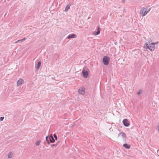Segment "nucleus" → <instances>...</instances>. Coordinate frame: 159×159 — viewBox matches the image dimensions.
I'll return each mask as SVG.
<instances>
[{"mask_svg": "<svg viewBox=\"0 0 159 159\" xmlns=\"http://www.w3.org/2000/svg\"><path fill=\"white\" fill-rule=\"evenodd\" d=\"M4 119V117H1L0 118V121H2Z\"/></svg>", "mask_w": 159, "mask_h": 159, "instance_id": "nucleus-21", "label": "nucleus"}, {"mask_svg": "<svg viewBox=\"0 0 159 159\" xmlns=\"http://www.w3.org/2000/svg\"><path fill=\"white\" fill-rule=\"evenodd\" d=\"M78 92L80 93L83 95H84L85 93L84 89L83 88H80L78 90Z\"/></svg>", "mask_w": 159, "mask_h": 159, "instance_id": "nucleus-10", "label": "nucleus"}, {"mask_svg": "<svg viewBox=\"0 0 159 159\" xmlns=\"http://www.w3.org/2000/svg\"><path fill=\"white\" fill-rule=\"evenodd\" d=\"M70 8V6H69V5H67L66 6V8L65 10V11H67L68 10H69Z\"/></svg>", "mask_w": 159, "mask_h": 159, "instance_id": "nucleus-16", "label": "nucleus"}, {"mask_svg": "<svg viewBox=\"0 0 159 159\" xmlns=\"http://www.w3.org/2000/svg\"><path fill=\"white\" fill-rule=\"evenodd\" d=\"M123 147L126 149H129L130 148V145L125 143L123 144Z\"/></svg>", "mask_w": 159, "mask_h": 159, "instance_id": "nucleus-13", "label": "nucleus"}, {"mask_svg": "<svg viewBox=\"0 0 159 159\" xmlns=\"http://www.w3.org/2000/svg\"><path fill=\"white\" fill-rule=\"evenodd\" d=\"M158 42L156 43L153 42L150 43L149 42L148 43H146L144 46V48H145L148 49L151 51H154L155 48V45Z\"/></svg>", "mask_w": 159, "mask_h": 159, "instance_id": "nucleus-1", "label": "nucleus"}, {"mask_svg": "<svg viewBox=\"0 0 159 159\" xmlns=\"http://www.w3.org/2000/svg\"><path fill=\"white\" fill-rule=\"evenodd\" d=\"M110 58L107 56L103 57L102 59V62L103 64L105 66H107L109 64Z\"/></svg>", "mask_w": 159, "mask_h": 159, "instance_id": "nucleus-3", "label": "nucleus"}, {"mask_svg": "<svg viewBox=\"0 0 159 159\" xmlns=\"http://www.w3.org/2000/svg\"><path fill=\"white\" fill-rule=\"evenodd\" d=\"M53 136H54L55 139L56 140H57V136L55 134H53Z\"/></svg>", "mask_w": 159, "mask_h": 159, "instance_id": "nucleus-20", "label": "nucleus"}, {"mask_svg": "<svg viewBox=\"0 0 159 159\" xmlns=\"http://www.w3.org/2000/svg\"><path fill=\"white\" fill-rule=\"evenodd\" d=\"M82 74L83 75V77L86 78L88 77L89 75V73L88 71L85 69V68H83L82 72Z\"/></svg>", "mask_w": 159, "mask_h": 159, "instance_id": "nucleus-5", "label": "nucleus"}, {"mask_svg": "<svg viewBox=\"0 0 159 159\" xmlns=\"http://www.w3.org/2000/svg\"><path fill=\"white\" fill-rule=\"evenodd\" d=\"M151 9V8H149L148 9V8H143V9H141L140 11V13H142V16H145L148 13V12H149Z\"/></svg>", "mask_w": 159, "mask_h": 159, "instance_id": "nucleus-4", "label": "nucleus"}, {"mask_svg": "<svg viewBox=\"0 0 159 159\" xmlns=\"http://www.w3.org/2000/svg\"><path fill=\"white\" fill-rule=\"evenodd\" d=\"M1 55V53H0V56Z\"/></svg>", "mask_w": 159, "mask_h": 159, "instance_id": "nucleus-24", "label": "nucleus"}, {"mask_svg": "<svg viewBox=\"0 0 159 159\" xmlns=\"http://www.w3.org/2000/svg\"><path fill=\"white\" fill-rule=\"evenodd\" d=\"M157 127L158 128V131L159 132V123L158 124V125H157Z\"/></svg>", "mask_w": 159, "mask_h": 159, "instance_id": "nucleus-22", "label": "nucleus"}, {"mask_svg": "<svg viewBox=\"0 0 159 159\" xmlns=\"http://www.w3.org/2000/svg\"><path fill=\"white\" fill-rule=\"evenodd\" d=\"M12 155H13V153L11 152H10L8 154V158H11L12 157Z\"/></svg>", "mask_w": 159, "mask_h": 159, "instance_id": "nucleus-15", "label": "nucleus"}, {"mask_svg": "<svg viewBox=\"0 0 159 159\" xmlns=\"http://www.w3.org/2000/svg\"><path fill=\"white\" fill-rule=\"evenodd\" d=\"M76 37V35L75 34H69L66 38L67 39H70L74 38Z\"/></svg>", "mask_w": 159, "mask_h": 159, "instance_id": "nucleus-9", "label": "nucleus"}, {"mask_svg": "<svg viewBox=\"0 0 159 159\" xmlns=\"http://www.w3.org/2000/svg\"><path fill=\"white\" fill-rule=\"evenodd\" d=\"M97 31H94L93 32L92 34H93L95 35H97L99 34L100 32L101 29L99 27V26H98L97 29Z\"/></svg>", "mask_w": 159, "mask_h": 159, "instance_id": "nucleus-8", "label": "nucleus"}, {"mask_svg": "<svg viewBox=\"0 0 159 159\" xmlns=\"http://www.w3.org/2000/svg\"><path fill=\"white\" fill-rule=\"evenodd\" d=\"M120 136H121L122 137L123 139L125 142H126V136L125 133L123 132H120L119 134L118 137Z\"/></svg>", "mask_w": 159, "mask_h": 159, "instance_id": "nucleus-6", "label": "nucleus"}, {"mask_svg": "<svg viewBox=\"0 0 159 159\" xmlns=\"http://www.w3.org/2000/svg\"><path fill=\"white\" fill-rule=\"evenodd\" d=\"M41 62L39 61L38 62L37 64L36 65L35 68L36 70H38L41 66Z\"/></svg>", "mask_w": 159, "mask_h": 159, "instance_id": "nucleus-12", "label": "nucleus"}, {"mask_svg": "<svg viewBox=\"0 0 159 159\" xmlns=\"http://www.w3.org/2000/svg\"><path fill=\"white\" fill-rule=\"evenodd\" d=\"M122 122L124 126L125 127H128L130 125V123L127 119H124Z\"/></svg>", "mask_w": 159, "mask_h": 159, "instance_id": "nucleus-7", "label": "nucleus"}, {"mask_svg": "<svg viewBox=\"0 0 159 159\" xmlns=\"http://www.w3.org/2000/svg\"><path fill=\"white\" fill-rule=\"evenodd\" d=\"M142 90H139L137 93V94L138 95V96H139L142 93L141 92Z\"/></svg>", "mask_w": 159, "mask_h": 159, "instance_id": "nucleus-19", "label": "nucleus"}, {"mask_svg": "<svg viewBox=\"0 0 159 159\" xmlns=\"http://www.w3.org/2000/svg\"><path fill=\"white\" fill-rule=\"evenodd\" d=\"M24 83V80L23 79H20L17 81V85L19 86L20 84H22Z\"/></svg>", "mask_w": 159, "mask_h": 159, "instance_id": "nucleus-11", "label": "nucleus"}, {"mask_svg": "<svg viewBox=\"0 0 159 159\" xmlns=\"http://www.w3.org/2000/svg\"><path fill=\"white\" fill-rule=\"evenodd\" d=\"M19 43H22V42H21V41H19Z\"/></svg>", "mask_w": 159, "mask_h": 159, "instance_id": "nucleus-23", "label": "nucleus"}, {"mask_svg": "<svg viewBox=\"0 0 159 159\" xmlns=\"http://www.w3.org/2000/svg\"><path fill=\"white\" fill-rule=\"evenodd\" d=\"M26 39V38L25 37V38H23L22 39H21L20 40H18L15 43H19V41H21V42H22L24 41H25Z\"/></svg>", "mask_w": 159, "mask_h": 159, "instance_id": "nucleus-14", "label": "nucleus"}, {"mask_svg": "<svg viewBox=\"0 0 159 159\" xmlns=\"http://www.w3.org/2000/svg\"><path fill=\"white\" fill-rule=\"evenodd\" d=\"M47 143L49 144L50 143H53L55 142V139L52 136H47L46 138Z\"/></svg>", "mask_w": 159, "mask_h": 159, "instance_id": "nucleus-2", "label": "nucleus"}, {"mask_svg": "<svg viewBox=\"0 0 159 159\" xmlns=\"http://www.w3.org/2000/svg\"><path fill=\"white\" fill-rule=\"evenodd\" d=\"M41 140H38V141L36 143H35V145L36 146H38L40 144V143H41Z\"/></svg>", "mask_w": 159, "mask_h": 159, "instance_id": "nucleus-17", "label": "nucleus"}, {"mask_svg": "<svg viewBox=\"0 0 159 159\" xmlns=\"http://www.w3.org/2000/svg\"><path fill=\"white\" fill-rule=\"evenodd\" d=\"M59 141H58L56 144H51L50 146H52V147H53V146H57L58 145V143H59Z\"/></svg>", "mask_w": 159, "mask_h": 159, "instance_id": "nucleus-18", "label": "nucleus"}]
</instances>
